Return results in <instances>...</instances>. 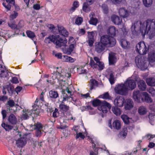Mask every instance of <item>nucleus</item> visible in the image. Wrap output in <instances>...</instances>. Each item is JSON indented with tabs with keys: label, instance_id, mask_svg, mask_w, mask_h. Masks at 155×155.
Returning a JSON list of instances; mask_svg holds the SVG:
<instances>
[{
	"label": "nucleus",
	"instance_id": "20",
	"mask_svg": "<svg viewBox=\"0 0 155 155\" xmlns=\"http://www.w3.org/2000/svg\"><path fill=\"white\" fill-rule=\"evenodd\" d=\"M30 126V127H32L33 129L36 130H43V125L42 124L39 122H37L36 123H35L34 125L31 124Z\"/></svg>",
	"mask_w": 155,
	"mask_h": 155
},
{
	"label": "nucleus",
	"instance_id": "59",
	"mask_svg": "<svg viewBox=\"0 0 155 155\" xmlns=\"http://www.w3.org/2000/svg\"><path fill=\"white\" fill-rule=\"evenodd\" d=\"M11 82L13 84H15L18 83L19 82L18 79L16 77H12Z\"/></svg>",
	"mask_w": 155,
	"mask_h": 155
},
{
	"label": "nucleus",
	"instance_id": "60",
	"mask_svg": "<svg viewBox=\"0 0 155 155\" xmlns=\"http://www.w3.org/2000/svg\"><path fill=\"white\" fill-rule=\"evenodd\" d=\"M8 99V96H0V101H5Z\"/></svg>",
	"mask_w": 155,
	"mask_h": 155
},
{
	"label": "nucleus",
	"instance_id": "49",
	"mask_svg": "<svg viewBox=\"0 0 155 155\" xmlns=\"http://www.w3.org/2000/svg\"><path fill=\"white\" fill-rule=\"evenodd\" d=\"M44 131V130H36L35 133L36 136L37 137H41L42 134V132Z\"/></svg>",
	"mask_w": 155,
	"mask_h": 155
},
{
	"label": "nucleus",
	"instance_id": "13",
	"mask_svg": "<svg viewBox=\"0 0 155 155\" xmlns=\"http://www.w3.org/2000/svg\"><path fill=\"white\" fill-rule=\"evenodd\" d=\"M124 106L126 110H130L133 107L134 102L131 99H127L124 103Z\"/></svg>",
	"mask_w": 155,
	"mask_h": 155
},
{
	"label": "nucleus",
	"instance_id": "28",
	"mask_svg": "<svg viewBox=\"0 0 155 155\" xmlns=\"http://www.w3.org/2000/svg\"><path fill=\"white\" fill-rule=\"evenodd\" d=\"M143 98L144 101L148 103L152 102L153 101L151 98L149 96L148 94L146 92H143Z\"/></svg>",
	"mask_w": 155,
	"mask_h": 155
},
{
	"label": "nucleus",
	"instance_id": "43",
	"mask_svg": "<svg viewBox=\"0 0 155 155\" xmlns=\"http://www.w3.org/2000/svg\"><path fill=\"white\" fill-rule=\"evenodd\" d=\"M101 105L108 108L109 110L111 109V106L110 104L104 101L102 102Z\"/></svg>",
	"mask_w": 155,
	"mask_h": 155
},
{
	"label": "nucleus",
	"instance_id": "10",
	"mask_svg": "<svg viewBox=\"0 0 155 155\" xmlns=\"http://www.w3.org/2000/svg\"><path fill=\"white\" fill-rule=\"evenodd\" d=\"M124 83L127 88V90H132L136 87V82L133 79L127 80Z\"/></svg>",
	"mask_w": 155,
	"mask_h": 155
},
{
	"label": "nucleus",
	"instance_id": "57",
	"mask_svg": "<svg viewBox=\"0 0 155 155\" xmlns=\"http://www.w3.org/2000/svg\"><path fill=\"white\" fill-rule=\"evenodd\" d=\"M8 25L9 27H11L12 29L15 30V31H17L18 28H17V25L14 24L10 23H8Z\"/></svg>",
	"mask_w": 155,
	"mask_h": 155
},
{
	"label": "nucleus",
	"instance_id": "27",
	"mask_svg": "<svg viewBox=\"0 0 155 155\" xmlns=\"http://www.w3.org/2000/svg\"><path fill=\"white\" fill-rule=\"evenodd\" d=\"M62 96H63V99L61 101V102L59 105L64 104H65L64 102L66 100L68 101L69 99L68 98L67 96V94L66 93V91L64 89H62L61 91Z\"/></svg>",
	"mask_w": 155,
	"mask_h": 155
},
{
	"label": "nucleus",
	"instance_id": "47",
	"mask_svg": "<svg viewBox=\"0 0 155 155\" xmlns=\"http://www.w3.org/2000/svg\"><path fill=\"white\" fill-rule=\"evenodd\" d=\"M98 108L99 110L102 111L104 113H106L107 112V108L102 105H101L100 107H98Z\"/></svg>",
	"mask_w": 155,
	"mask_h": 155
},
{
	"label": "nucleus",
	"instance_id": "5",
	"mask_svg": "<svg viewBox=\"0 0 155 155\" xmlns=\"http://www.w3.org/2000/svg\"><path fill=\"white\" fill-rule=\"evenodd\" d=\"M143 95V92H141L138 90H134L132 93V98L135 102L140 103L144 102Z\"/></svg>",
	"mask_w": 155,
	"mask_h": 155
},
{
	"label": "nucleus",
	"instance_id": "16",
	"mask_svg": "<svg viewBox=\"0 0 155 155\" xmlns=\"http://www.w3.org/2000/svg\"><path fill=\"white\" fill-rule=\"evenodd\" d=\"M48 27L50 30L51 32L53 33L54 35H59L60 37H62L61 36V34L59 33L58 31V28L57 29L54 25L53 24H49L48 25Z\"/></svg>",
	"mask_w": 155,
	"mask_h": 155
},
{
	"label": "nucleus",
	"instance_id": "7",
	"mask_svg": "<svg viewBox=\"0 0 155 155\" xmlns=\"http://www.w3.org/2000/svg\"><path fill=\"white\" fill-rule=\"evenodd\" d=\"M19 137L20 138L16 141V144L17 147H22L25 145L26 143V136L28 135L27 134H22L21 133L18 132Z\"/></svg>",
	"mask_w": 155,
	"mask_h": 155
},
{
	"label": "nucleus",
	"instance_id": "18",
	"mask_svg": "<svg viewBox=\"0 0 155 155\" xmlns=\"http://www.w3.org/2000/svg\"><path fill=\"white\" fill-rule=\"evenodd\" d=\"M124 100L122 97H117L114 101V105L119 107H122L124 103Z\"/></svg>",
	"mask_w": 155,
	"mask_h": 155
},
{
	"label": "nucleus",
	"instance_id": "17",
	"mask_svg": "<svg viewBox=\"0 0 155 155\" xmlns=\"http://www.w3.org/2000/svg\"><path fill=\"white\" fill-rule=\"evenodd\" d=\"M118 12L120 16L123 18L127 17L129 15V12L124 8H120Z\"/></svg>",
	"mask_w": 155,
	"mask_h": 155
},
{
	"label": "nucleus",
	"instance_id": "38",
	"mask_svg": "<svg viewBox=\"0 0 155 155\" xmlns=\"http://www.w3.org/2000/svg\"><path fill=\"white\" fill-rule=\"evenodd\" d=\"M153 0H143V2L144 5L147 7H150L152 5Z\"/></svg>",
	"mask_w": 155,
	"mask_h": 155
},
{
	"label": "nucleus",
	"instance_id": "8",
	"mask_svg": "<svg viewBox=\"0 0 155 155\" xmlns=\"http://www.w3.org/2000/svg\"><path fill=\"white\" fill-rule=\"evenodd\" d=\"M135 62L137 67L142 70H144L147 69V64L146 63H144L141 58L136 57L135 58Z\"/></svg>",
	"mask_w": 155,
	"mask_h": 155
},
{
	"label": "nucleus",
	"instance_id": "25",
	"mask_svg": "<svg viewBox=\"0 0 155 155\" xmlns=\"http://www.w3.org/2000/svg\"><path fill=\"white\" fill-rule=\"evenodd\" d=\"M112 126L113 128L117 130L120 129L121 124L120 121L118 120H116L112 123Z\"/></svg>",
	"mask_w": 155,
	"mask_h": 155
},
{
	"label": "nucleus",
	"instance_id": "14",
	"mask_svg": "<svg viewBox=\"0 0 155 155\" xmlns=\"http://www.w3.org/2000/svg\"><path fill=\"white\" fill-rule=\"evenodd\" d=\"M107 32L108 35L114 37L116 35L117 33L118 32V31L114 26H111L108 28Z\"/></svg>",
	"mask_w": 155,
	"mask_h": 155
},
{
	"label": "nucleus",
	"instance_id": "55",
	"mask_svg": "<svg viewBox=\"0 0 155 155\" xmlns=\"http://www.w3.org/2000/svg\"><path fill=\"white\" fill-rule=\"evenodd\" d=\"M7 104L10 107H12L15 106V103L13 100H10L8 101Z\"/></svg>",
	"mask_w": 155,
	"mask_h": 155
},
{
	"label": "nucleus",
	"instance_id": "34",
	"mask_svg": "<svg viewBox=\"0 0 155 155\" xmlns=\"http://www.w3.org/2000/svg\"><path fill=\"white\" fill-rule=\"evenodd\" d=\"M127 132L128 130L127 128H124L119 133V135L120 137L122 138H125L127 136Z\"/></svg>",
	"mask_w": 155,
	"mask_h": 155
},
{
	"label": "nucleus",
	"instance_id": "24",
	"mask_svg": "<svg viewBox=\"0 0 155 155\" xmlns=\"http://www.w3.org/2000/svg\"><path fill=\"white\" fill-rule=\"evenodd\" d=\"M39 106H37L36 105L33 106V108L31 113L34 114V117H37L38 116H40V111L39 109L38 108Z\"/></svg>",
	"mask_w": 155,
	"mask_h": 155
},
{
	"label": "nucleus",
	"instance_id": "33",
	"mask_svg": "<svg viewBox=\"0 0 155 155\" xmlns=\"http://www.w3.org/2000/svg\"><path fill=\"white\" fill-rule=\"evenodd\" d=\"M112 110L113 113L117 116H119L121 113L120 109L117 107H113Z\"/></svg>",
	"mask_w": 155,
	"mask_h": 155
},
{
	"label": "nucleus",
	"instance_id": "9",
	"mask_svg": "<svg viewBox=\"0 0 155 155\" xmlns=\"http://www.w3.org/2000/svg\"><path fill=\"white\" fill-rule=\"evenodd\" d=\"M106 46L101 41L95 43V50L97 53L103 52L105 50Z\"/></svg>",
	"mask_w": 155,
	"mask_h": 155
},
{
	"label": "nucleus",
	"instance_id": "36",
	"mask_svg": "<svg viewBox=\"0 0 155 155\" xmlns=\"http://www.w3.org/2000/svg\"><path fill=\"white\" fill-rule=\"evenodd\" d=\"M138 112L140 115H143L147 113V110L145 107L143 106H141L139 107Z\"/></svg>",
	"mask_w": 155,
	"mask_h": 155
},
{
	"label": "nucleus",
	"instance_id": "64",
	"mask_svg": "<svg viewBox=\"0 0 155 155\" xmlns=\"http://www.w3.org/2000/svg\"><path fill=\"white\" fill-rule=\"evenodd\" d=\"M91 84L93 85H97L98 82L95 79H91Z\"/></svg>",
	"mask_w": 155,
	"mask_h": 155
},
{
	"label": "nucleus",
	"instance_id": "35",
	"mask_svg": "<svg viewBox=\"0 0 155 155\" xmlns=\"http://www.w3.org/2000/svg\"><path fill=\"white\" fill-rule=\"evenodd\" d=\"M102 102L98 99H94L91 101L92 102L93 106L94 107H96L97 106L100 107L101 104Z\"/></svg>",
	"mask_w": 155,
	"mask_h": 155
},
{
	"label": "nucleus",
	"instance_id": "22",
	"mask_svg": "<svg viewBox=\"0 0 155 155\" xmlns=\"http://www.w3.org/2000/svg\"><path fill=\"white\" fill-rule=\"evenodd\" d=\"M138 86L139 89L142 91H145L146 89V85L143 80H140L138 82Z\"/></svg>",
	"mask_w": 155,
	"mask_h": 155
},
{
	"label": "nucleus",
	"instance_id": "3",
	"mask_svg": "<svg viewBox=\"0 0 155 155\" xmlns=\"http://www.w3.org/2000/svg\"><path fill=\"white\" fill-rule=\"evenodd\" d=\"M101 41L107 47L111 48L114 46L116 44L115 39L113 36L109 35H104L101 37Z\"/></svg>",
	"mask_w": 155,
	"mask_h": 155
},
{
	"label": "nucleus",
	"instance_id": "50",
	"mask_svg": "<svg viewBox=\"0 0 155 155\" xmlns=\"http://www.w3.org/2000/svg\"><path fill=\"white\" fill-rule=\"evenodd\" d=\"M83 21V18L81 17H78L75 20V23L77 25H80Z\"/></svg>",
	"mask_w": 155,
	"mask_h": 155
},
{
	"label": "nucleus",
	"instance_id": "40",
	"mask_svg": "<svg viewBox=\"0 0 155 155\" xmlns=\"http://www.w3.org/2000/svg\"><path fill=\"white\" fill-rule=\"evenodd\" d=\"M97 21L98 20L97 18H94L92 17L91 18L89 22L90 24L96 25L97 23Z\"/></svg>",
	"mask_w": 155,
	"mask_h": 155
},
{
	"label": "nucleus",
	"instance_id": "15",
	"mask_svg": "<svg viewBox=\"0 0 155 155\" xmlns=\"http://www.w3.org/2000/svg\"><path fill=\"white\" fill-rule=\"evenodd\" d=\"M8 120L12 125H15L17 123V119L15 116L12 114H11L8 117Z\"/></svg>",
	"mask_w": 155,
	"mask_h": 155
},
{
	"label": "nucleus",
	"instance_id": "23",
	"mask_svg": "<svg viewBox=\"0 0 155 155\" xmlns=\"http://www.w3.org/2000/svg\"><path fill=\"white\" fill-rule=\"evenodd\" d=\"M2 127L6 131L9 132L13 129L14 127L12 125L8 124L7 123L3 122L1 124Z\"/></svg>",
	"mask_w": 155,
	"mask_h": 155
},
{
	"label": "nucleus",
	"instance_id": "61",
	"mask_svg": "<svg viewBox=\"0 0 155 155\" xmlns=\"http://www.w3.org/2000/svg\"><path fill=\"white\" fill-rule=\"evenodd\" d=\"M85 31L84 29L83 28L81 29L78 33V35L79 36L84 35L85 34Z\"/></svg>",
	"mask_w": 155,
	"mask_h": 155
},
{
	"label": "nucleus",
	"instance_id": "56",
	"mask_svg": "<svg viewBox=\"0 0 155 155\" xmlns=\"http://www.w3.org/2000/svg\"><path fill=\"white\" fill-rule=\"evenodd\" d=\"M79 137H80L83 139H84L85 137V136L81 132H80L78 133H77L76 134V139H78Z\"/></svg>",
	"mask_w": 155,
	"mask_h": 155
},
{
	"label": "nucleus",
	"instance_id": "42",
	"mask_svg": "<svg viewBox=\"0 0 155 155\" xmlns=\"http://www.w3.org/2000/svg\"><path fill=\"white\" fill-rule=\"evenodd\" d=\"M94 32L96 33V31H93L91 32L88 31L87 32L88 34V39H94Z\"/></svg>",
	"mask_w": 155,
	"mask_h": 155
},
{
	"label": "nucleus",
	"instance_id": "45",
	"mask_svg": "<svg viewBox=\"0 0 155 155\" xmlns=\"http://www.w3.org/2000/svg\"><path fill=\"white\" fill-rule=\"evenodd\" d=\"M109 80L110 84L112 85L114 83V77L113 73H111L109 75Z\"/></svg>",
	"mask_w": 155,
	"mask_h": 155
},
{
	"label": "nucleus",
	"instance_id": "4",
	"mask_svg": "<svg viewBox=\"0 0 155 155\" xmlns=\"http://www.w3.org/2000/svg\"><path fill=\"white\" fill-rule=\"evenodd\" d=\"M137 51L140 55L146 54L148 52L149 46L146 44L143 41H141L136 46Z\"/></svg>",
	"mask_w": 155,
	"mask_h": 155
},
{
	"label": "nucleus",
	"instance_id": "41",
	"mask_svg": "<svg viewBox=\"0 0 155 155\" xmlns=\"http://www.w3.org/2000/svg\"><path fill=\"white\" fill-rule=\"evenodd\" d=\"M103 12L105 14H107L108 12V9L107 5L105 4H104L101 7Z\"/></svg>",
	"mask_w": 155,
	"mask_h": 155
},
{
	"label": "nucleus",
	"instance_id": "19",
	"mask_svg": "<svg viewBox=\"0 0 155 155\" xmlns=\"http://www.w3.org/2000/svg\"><path fill=\"white\" fill-rule=\"evenodd\" d=\"M115 54L113 52H110L109 54V62L110 65L114 64L115 62V60L116 59Z\"/></svg>",
	"mask_w": 155,
	"mask_h": 155
},
{
	"label": "nucleus",
	"instance_id": "44",
	"mask_svg": "<svg viewBox=\"0 0 155 155\" xmlns=\"http://www.w3.org/2000/svg\"><path fill=\"white\" fill-rule=\"evenodd\" d=\"M137 29L136 26L135 24H133L131 27V31L133 35H136L137 33Z\"/></svg>",
	"mask_w": 155,
	"mask_h": 155
},
{
	"label": "nucleus",
	"instance_id": "48",
	"mask_svg": "<svg viewBox=\"0 0 155 155\" xmlns=\"http://www.w3.org/2000/svg\"><path fill=\"white\" fill-rule=\"evenodd\" d=\"M88 5L86 3H84L83 5V10L85 12H88L90 11V9L88 8Z\"/></svg>",
	"mask_w": 155,
	"mask_h": 155
},
{
	"label": "nucleus",
	"instance_id": "63",
	"mask_svg": "<svg viewBox=\"0 0 155 155\" xmlns=\"http://www.w3.org/2000/svg\"><path fill=\"white\" fill-rule=\"evenodd\" d=\"M63 51L64 53L67 54L68 55H70L72 52L69 48L68 49L65 48L63 50Z\"/></svg>",
	"mask_w": 155,
	"mask_h": 155
},
{
	"label": "nucleus",
	"instance_id": "46",
	"mask_svg": "<svg viewBox=\"0 0 155 155\" xmlns=\"http://www.w3.org/2000/svg\"><path fill=\"white\" fill-rule=\"evenodd\" d=\"M2 5L6 9V11L7 12L10 10L11 7L12 6V5L11 4H8L7 5H6V3H5L3 2Z\"/></svg>",
	"mask_w": 155,
	"mask_h": 155
},
{
	"label": "nucleus",
	"instance_id": "52",
	"mask_svg": "<svg viewBox=\"0 0 155 155\" xmlns=\"http://www.w3.org/2000/svg\"><path fill=\"white\" fill-rule=\"evenodd\" d=\"M14 13L12 14L10 16V20H13L15 19L18 15V13L15 11L14 12Z\"/></svg>",
	"mask_w": 155,
	"mask_h": 155
},
{
	"label": "nucleus",
	"instance_id": "26",
	"mask_svg": "<svg viewBox=\"0 0 155 155\" xmlns=\"http://www.w3.org/2000/svg\"><path fill=\"white\" fill-rule=\"evenodd\" d=\"M146 82L147 85L150 86H155V79L154 78L151 77L147 79Z\"/></svg>",
	"mask_w": 155,
	"mask_h": 155
},
{
	"label": "nucleus",
	"instance_id": "6",
	"mask_svg": "<svg viewBox=\"0 0 155 155\" xmlns=\"http://www.w3.org/2000/svg\"><path fill=\"white\" fill-rule=\"evenodd\" d=\"M115 91L116 93L123 95H126L128 92L127 88L124 83L118 84L116 86Z\"/></svg>",
	"mask_w": 155,
	"mask_h": 155
},
{
	"label": "nucleus",
	"instance_id": "58",
	"mask_svg": "<svg viewBox=\"0 0 155 155\" xmlns=\"http://www.w3.org/2000/svg\"><path fill=\"white\" fill-rule=\"evenodd\" d=\"M94 41V39H88L87 42H88V45L90 47H91L93 46Z\"/></svg>",
	"mask_w": 155,
	"mask_h": 155
},
{
	"label": "nucleus",
	"instance_id": "54",
	"mask_svg": "<svg viewBox=\"0 0 155 155\" xmlns=\"http://www.w3.org/2000/svg\"><path fill=\"white\" fill-rule=\"evenodd\" d=\"M66 91L68 94H67V96L68 97V98L69 99H70V98H72V92L71 91L69 90V89L68 87H67L66 88Z\"/></svg>",
	"mask_w": 155,
	"mask_h": 155
},
{
	"label": "nucleus",
	"instance_id": "53",
	"mask_svg": "<svg viewBox=\"0 0 155 155\" xmlns=\"http://www.w3.org/2000/svg\"><path fill=\"white\" fill-rule=\"evenodd\" d=\"M97 66H98L99 67L98 70L100 71H101L103 69L104 67L103 62L101 61L99 62L98 64H97Z\"/></svg>",
	"mask_w": 155,
	"mask_h": 155
},
{
	"label": "nucleus",
	"instance_id": "12",
	"mask_svg": "<svg viewBox=\"0 0 155 155\" xmlns=\"http://www.w3.org/2000/svg\"><path fill=\"white\" fill-rule=\"evenodd\" d=\"M111 20L115 25H119L121 24L122 18L116 15H113L111 17Z\"/></svg>",
	"mask_w": 155,
	"mask_h": 155
},
{
	"label": "nucleus",
	"instance_id": "31",
	"mask_svg": "<svg viewBox=\"0 0 155 155\" xmlns=\"http://www.w3.org/2000/svg\"><path fill=\"white\" fill-rule=\"evenodd\" d=\"M22 111L24 113H25V114H22V118L24 120H26L27 119L28 117V115H31L32 114V113H31L29 110L23 109Z\"/></svg>",
	"mask_w": 155,
	"mask_h": 155
},
{
	"label": "nucleus",
	"instance_id": "62",
	"mask_svg": "<svg viewBox=\"0 0 155 155\" xmlns=\"http://www.w3.org/2000/svg\"><path fill=\"white\" fill-rule=\"evenodd\" d=\"M2 118L3 119H5L7 116V112L5 110H3L2 111Z\"/></svg>",
	"mask_w": 155,
	"mask_h": 155
},
{
	"label": "nucleus",
	"instance_id": "51",
	"mask_svg": "<svg viewBox=\"0 0 155 155\" xmlns=\"http://www.w3.org/2000/svg\"><path fill=\"white\" fill-rule=\"evenodd\" d=\"M59 115V113L58 110L57 108L55 109L54 110L53 113V117H57Z\"/></svg>",
	"mask_w": 155,
	"mask_h": 155
},
{
	"label": "nucleus",
	"instance_id": "29",
	"mask_svg": "<svg viewBox=\"0 0 155 155\" xmlns=\"http://www.w3.org/2000/svg\"><path fill=\"white\" fill-rule=\"evenodd\" d=\"M58 94L57 91L52 90L49 92V96L51 98L55 99L58 97Z\"/></svg>",
	"mask_w": 155,
	"mask_h": 155
},
{
	"label": "nucleus",
	"instance_id": "1",
	"mask_svg": "<svg viewBox=\"0 0 155 155\" xmlns=\"http://www.w3.org/2000/svg\"><path fill=\"white\" fill-rule=\"evenodd\" d=\"M58 31L61 34L62 37H60L59 35H52L46 37L45 40V42L46 43H49L51 41L54 43L58 47L66 46L67 40L65 37L68 36V32L62 26H58Z\"/></svg>",
	"mask_w": 155,
	"mask_h": 155
},
{
	"label": "nucleus",
	"instance_id": "32",
	"mask_svg": "<svg viewBox=\"0 0 155 155\" xmlns=\"http://www.w3.org/2000/svg\"><path fill=\"white\" fill-rule=\"evenodd\" d=\"M148 60L150 62L153 63L155 61V51L149 53L148 56Z\"/></svg>",
	"mask_w": 155,
	"mask_h": 155
},
{
	"label": "nucleus",
	"instance_id": "11",
	"mask_svg": "<svg viewBox=\"0 0 155 155\" xmlns=\"http://www.w3.org/2000/svg\"><path fill=\"white\" fill-rule=\"evenodd\" d=\"M26 34L27 36L33 41L35 45H36L37 43V39L36 38V36L35 33L31 31L27 30L26 31Z\"/></svg>",
	"mask_w": 155,
	"mask_h": 155
},
{
	"label": "nucleus",
	"instance_id": "21",
	"mask_svg": "<svg viewBox=\"0 0 155 155\" xmlns=\"http://www.w3.org/2000/svg\"><path fill=\"white\" fill-rule=\"evenodd\" d=\"M59 108L61 111L63 112H67L68 113L70 114L69 110L70 107L69 106L66 104H62L59 105Z\"/></svg>",
	"mask_w": 155,
	"mask_h": 155
},
{
	"label": "nucleus",
	"instance_id": "39",
	"mask_svg": "<svg viewBox=\"0 0 155 155\" xmlns=\"http://www.w3.org/2000/svg\"><path fill=\"white\" fill-rule=\"evenodd\" d=\"M121 118L125 124H127L129 123L130 118L126 115H122L121 116Z\"/></svg>",
	"mask_w": 155,
	"mask_h": 155
},
{
	"label": "nucleus",
	"instance_id": "37",
	"mask_svg": "<svg viewBox=\"0 0 155 155\" xmlns=\"http://www.w3.org/2000/svg\"><path fill=\"white\" fill-rule=\"evenodd\" d=\"M120 43L121 47L124 48H127V46L129 42L124 39H122L120 41Z\"/></svg>",
	"mask_w": 155,
	"mask_h": 155
},
{
	"label": "nucleus",
	"instance_id": "2",
	"mask_svg": "<svg viewBox=\"0 0 155 155\" xmlns=\"http://www.w3.org/2000/svg\"><path fill=\"white\" fill-rule=\"evenodd\" d=\"M140 30L142 33H144V34H147L150 30L152 31H155V21L154 19H149L143 22H140Z\"/></svg>",
	"mask_w": 155,
	"mask_h": 155
},
{
	"label": "nucleus",
	"instance_id": "30",
	"mask_svg": "<svg viewBox=\"0 0 155 155\" xmlns=\"http://www.w3.org/2000/svg\"><path fill=\"white\" fill-rule=\"evenodd\" d=\"M5 67H3L2 65L0 64V76L2 78L6 77L7 73L5 71Z\"/></svg>",
	"mask_w": 155,
	"mask_h": 155
}]
</instances>
